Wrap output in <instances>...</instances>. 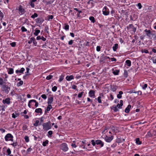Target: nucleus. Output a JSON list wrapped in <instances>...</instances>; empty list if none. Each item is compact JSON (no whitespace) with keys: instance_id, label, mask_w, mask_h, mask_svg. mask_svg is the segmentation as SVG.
<instances>
[{"instance_id":"1","label":"nucleus","mask_w":156,"mask_h":156,"mask_svg":"<svg viewBox=\"0 0 156 156\" xmlns=\"http://www.w3.org/2000/svg\"><path fill=\"white\" fill-rule=\"evenodd\" d=\"M9 84L8 83H4L2 85L1 90L2 91L4 92L6 94H8L10 90V88L9 86L7 84Z\"/></svg>"},{"instance_id":"2","label":"nucleus","mask_w":156,"mask_h":156,"mask_svg":"<svg viewBox=\"0 0 156 156\" xmlns=\"http://www.w3.org/2000/svg\"><path fill=\"white\" fill-rule=\"evenodd\" d=\"M42 126H43V129L45 131H48L52 127L51 123L49 121L48 122L43 123L42 124Z\"/></svg>"},{"instance_id":"3","label":"nucleus","mask_w":156,"mask_h":156,"mask_svg":"<svg viewBox=\"0 0 156 156\" xmlns=\"http://www.w3.org/2000/svg\"><path fill=\"white\" fill-rule=\"evenodd\" d=\"M60 148L64 152L68 151L69 148L67 144L66 143H63L60 146Z\"/></svg>"},{"instance_id":"4","label":"nucleus","mask_w":156,"mask_h":156,"mask_svg":"<svg viewBox=\"0 0 156 156\" xmlns=\"http://www.w3.org/2000/svg\"><path fill=\"white\" fill-rule=\"evenodd\" d=\"M102 12L103 15L105 16H107L109 14V9L105 6L102 9Z\"/></svg>"},{"instance_id":"5","label":"nucleus","mask_w":156,"mask_h":156,"mask_svg":"<svg viewBox=\"0 0 156 156\" xmlns=\"http://www.w3.org/2000/svg\"><path fill=\"white\" fill-rule=\"evenodd\" d=\"M18 10L19 11V14L23 15L25 13V10L21 5H20L18 8Z\"/></svg>"},{"instance_id":"6","label":"nucleus","mask_w":156,"mask_h":156,"mask_svg":"<svg viewBox=\"0 0 156 156\" xmlns=\"http://www.w3.org/2000/svg\"><path fill=\"white\" fill-rule=\"evenodd\" d=\"M113 139V136H112L110 137H108L106 136L105 138V140L107 142L110 143Z\"/></svg>"},{"instance_id":"7","label":"nucleus","mask_w":156,"mask_h":156,"mask_svg":"<svg viewBox=\"0 0 156 156\" xmlns=\"http://www.w3.org/2000/svg\"><path fill=\"white\" fill-rule=\"evenodd\" d=\"M13 136L10 133L7 134L5 137V139L6 141H9V140Z\"/></svg>"},{"instance_id":"8","label":"nucleus","mask_w":156,"mask_h":156,"mask_svg":"<svg viewBox=\"0 0 156 156\" xmlns=\"http://www.w3.org/2000/svg\"><path fill=\"white\" fill-rule=\"evenodd\" d=\"M44 21V20L41 17L35 20L36 22L37 23L41 24Z\"/></svg>"},{"instance_id":"9","label":"nucleus","mask_w":156,"mask_h":156,"mask_svg":"<svg viewBox=\"0 0 156 156\" xmlns=\"http://www.w3.org/2000/svg\"><path fill=\"white\" fill-rule=\"evenodd\" d=\"M10 99L9 98H6L5 99L3 100L2 102L4 104H6L7 105L10 104L11 102L10 101Z\"/></svg>"},{"instance_id":"10","label":"nucleus","mask_w":156,"mask_h":156,"mask_svg":"<svg viewBox=\"0 0 156 156\" xmlns=\"http://www.w3.org/2000/svg\"><path fill=\"white\" fill-rule=\"evenodd\" d=\"M96 143L97 145H99L101 147H102L104 146V143L100 140H96Z\"/></svg>"},{"instance_id":"11","label":"nucleus","mask_w":156,"mask_h":156,"mask_svg":"<svg viewBox=\"0 0 156 156\" xmlns=\"http://www.w3.org/2000/svg\"><path fill=\"white\" fill-rule=\"evenodd\" d=\"M89 94L90 97L94 98L95 97V91L93 90H90L89 92Z\"/></svg>"},{"instance_id":"12","label":"nucleus","mask_w":156,"mask_h":156,"mask_svg":"<svg viewBox=\"0 0 156 156\" xmlns=\"http://www.w3.org/2000/svg\"><path fill=\"white\" fill-rule=\"evenodd\" d=\"M53 98L52 97H50L48 98V105H51L53 101Z\"/></svg>"},{"instance_id":"13","label":"nucleus","mask_w":156,"mask_h":156,"mask_svg":"<svg viewBox=\"0 0 156 156\" xmlns=\"http://www.w3.org/2000/svg\"><path fill=\"white\" fill-rule=\"evenodd\" d=\"M19 114L17 112H15L14 113H13L12 114V117L15 119L16 118L18 117L19 115Z\"/></svg>"},{"instance_id":"14","label":"nucleus","mask_w":156,"mask_h":156,"mask_svg":"<svg viewBox=\"0 0 156 156\" xmlns=\"http://www.w3.org/2000/svg\"><path fill=\"white\" fill-rule=\"evenodd\" d=\"M131 108V105H129L126 108L125 112L126 113H128L130 111V109Z\"/></svg>"},{"instance_id":"15","label":"nucleus","mask_w":156,"mask_h":156,"mask_svg":"<svg viewBox=\"0 0 156 156\" xmlns=\"http://www.w3.org/2000/svg\"><path fill=\"white\" fill-rule=\"evenodd\" d=\"M144 31L146 33V35L149 37H150V35H151V34H153L151 33V31L150 30H147V29H146Z\"/></svg>"},{"instance_id":"16","label":"nucleus","mask_w":156,"mask_h":156,"mask_svg":"<svg viewBox=\"0 0 156 156\" xmlns=\"http://www.w3.org/2000/svg\"><path fill=\"white\" fill-rule=\"evenodd\" d=\"M74 78V76L73 75H71L70 76H67L66 77V80L69 81L72 80Z\"/></svg>"},{"instance_id":"17","label":"nucleus","mask_w":156,"mask_h":156,"mask_svg":"<svg viewBox=\"0 0 156 156\" xmlns=\"http://www.w3.org/2000/svg\"><path fill=\"white\" fill-rule=\"evenodd\" d=\"M117 87L116 86H112L110 89L113 92H115L117 89Z\"/></svg>"},{"instance_id":"18","label":"nucleus","mask_w":156,"mask_h":156,"mask_svg":"<svg viewBox=\"0 0 156 156\" xmlns=\"http://www.w3.org/2000/svg\"><path fill=\"white\" fill-rule=\"evenodd\" d=\"M112 73L113 74L115 75H118L119 74V70H114L113 69H112Z\"/></svg>"},{"instance_id":"19","label":"nucleus","mask_w":156,"mask_h":156,"mask_svg":"<svg viewBox=\"0 0 156 156\" xmlns=\"http://www.w3.org/2000/svg\"><path fill=\"white\" fill-rule=\"evenodd\" d=\"M35 112L37 113H40L41 114L42 113V110L41 108H38L35 109Z\"/></svg>"},{"instance_id":"20","label":"nucleus","mask_w":156,"mask_h":156,"mask_svg":"<svg viewBox=\"0 0 156 156\" xmlns=\"http://www.w3.org/2000/svg\"><path fill=\"white\" fill-rule=\"evenodd\" d=\"M8 73L9 74H13L14 73L13 69L12 68H9L8 70Z\"/></svg>"},{"instance_id":"21","label":"nucleus","mask_w":156,"mask_h":156,"mask_svg":"<svg viewBox=\"0 0 156 156\" xmlns=\"http://www.w3.org/2000/svg\"><path fill=\"white\" fill-rule=\"evenodd\" d=\"M24 70V68H22L20 70H16V73H23Z\"/></svg>"},{"instance_id":"22","label":"nucleus","mask_w":156,"mask_h":156,"mask_svg":"<svg viewBox=\"0 0 156 156\" xmlns=\"http://www.w3.org/2000/svg\"><path fill=\"white\" fill-rule=\"evenodd\" d=\"M40 32V30L37 29V28H36L35 30V32L34 33V34L35 35L37 36Z\"/></svg>"},{"instance_id":"23","label":"nucleus","mask_w":156,"mask_h":156,"mask_svg":"<svg viewBox=\"0 0 156 156\" xmlns=\"http://www.w3.org/2000/svg\"><path fill=\"white\" fill-rule=\"evenodd\" d=\"M123 92L122 91H120L119 92V94L117 95V97L118 98L120 99L122 98V95L123 94Z\"/></svg>"},{"instance_id":"24","label":"nucleus","mask_w":156,"mask_h":156,"mask_svg":"<svg viewBox=\"0 0 156 156\" xmlns=\"http://www.w3.org/2000/svg\"><path fill=\"white\" fill-rule=\"evenodd\" d=\"M7 106L5 105H1L0 108V111L2 110L3 111H5V108Z\"/></svg>"},{"instance_id":"25","label":"nucleus","mask_w":156,"mask_h":156,"mask_svg":"<svg viewBox=\"0 0 156 156\" xmlns=\"http://www.w3.org/2000/svg\"><path fill=\"white\" fill-rule=\"evenodd\" d=\"M26 70H27V71L25 73V75L23 76V78L25 79V77L27 75H28V73H29V70H30V68H28V67H27L26 68Z\"/></svg>"},{"instance_id":"26","label":"nucleus","mask_w":156,"mask_h":156,"mask_svg":"<svg viewBox=\"0 0 156 156\" xmlns=\"http://www.w3.org/2000/svg\"><path fill=\"white\" fill-rule=\"evenodd\" d=\"M126 65L129 66H131V61L129 60H127L126 61Z\"/></svg>"},{"instance_id":"27","label":"nucleus","mask_w":156,"mask_h":156,"mask_svg":"<svg viewBox=\"0 0 156 156\" xmlns=\"http://www.w3.org/2000/svg\"><path fill=\"white\" fill-rule=\"evenodd\" d=\"M111 108L113 110L114 112H116L119 111L117 106H113L112 107H111Z\"/></svg>"},{"instance_id":"28","label":"nucleus","mask_w":156,"mask_h":156,"mask_svg":"<svg viewBox=\"0 0 156 156\" xmlns=\"http://www.w3.org/2000/svg\"><path fill=\"white\" fill-rule=\"evenodd\" d=\"M11 151L9 148H8L6 151V155L9 156L11 154Z\"/></svg>"},{"instance_id":"29","label":"nucleus","mask_w":156,"mask_h":156,"mask_svg":"<svg viewBox=\"0 0 156 156\" xmlns=\"http://www.w3.org/2000/svg\"><path fill=\"white\" fill-rule=\"evenodd\" d=\"M136 143L138 145H140L141 144V142L140 141L139 138H137L136 139Z\"/></svg>"},{"instance_id":"30","label":"nucleus","mask_w":156,"mask_h":156,"mask_svg":"<svg viewBox=\"0 0 156 156\" xmlns=\"http://www.w3.org/2000/svg\"><path fill=\"white\" fill-rule=\"evenodd\" d=\"M118 44H115L114 46L113 47V49L114 51H116L118 48Z\"/></svg>"},{"instance_id":"31","label":"nucleus","mask_w":156,"mask_h":156,"mask_svg":"<svg viewBox=\"0 0 156 156\" xmlns=\"http://www.w3.org/2000/svg\"><path fill=\"white\" fill-rule=\"evenodd\" d=\"M49 141L48 140H46L45 141L43 142L42 143V145L43 146H46L48 143Z\"/></svg>"},{"instance_id":"32","label":"nucleus","mask_w":156,"mask_h":156,"mask_svg":"<svg viewBox=\"0 0 156 156\" xmlns=\"http://www.w3.org/2000/svg\"><path fill=\"white\" fill-rule=\"evenodd\" d=\"M51 108L52 106L51 105H48L47 108L46 110H45V112H46V111L47 112L49 111Z\"/></svg>"},{"instance_id":"33","label":"nucleus","mask_w":156,"mask_h":156,"mask_svg":"<svg viewBox=\"0 0 156 156\" xmlns=\"http://www.w3.org/2000/svg\"><path fill=\"white\" fill-rule=\"evenodd\" d=\"M32 149L31 148V147L28 148L26 151V153L27 154H30V152L32 150Z\"/></svg>"},{"instance_id":"34","label":"nucleus","mask_w":156,"mask_h":156,"mask_svg":"<svg viewBox=\"0 0 156 156\" xmlns=\"http://www.w3.org/2000/svg\"><path fill=\"white\" fill-rule=\"evenodd\" d=\"M39 121L37 120L35 121V122L33 124V125L35 126H37L39 125H41V124H39Z\"/></svg>"},{"instance_id":"35","label":"nucleus","mask_w":156,"mask_h":156,"mask_svg":"<svg viewBox=\"0 0 156 156\" xmlns=\"http://www.w3.org/2000/svg\"><path fill=\"white\" fill-rule=\"evenodd\" d=\"M152 60L154 64H156V55L152 57Z\"/></svg>"},{"instance_id":"36","label":"nucleus","mask_w":156,"mask_h":156,"mask_svg":"<svg viewBox=\"0 0 156 156\" xmlns=\"http://www.w3.org/2000/svg\"><path fill=\"white\" fill-rule=\"evenodd\" d=\"M23 84V82L22 80H20V81L17 84V86L18 87L22 85Z\"/></svg>"},{"instance_id":"37","label":"nucleus","mask_w":156,"mask_h":156,"mask_svg":"<svg viewBox=\"0 0 156 156\" xmlns=\"http://www.w3.org/2000/svg\"><path fill=\"white\" fill-rule=\"evenodd\" d=\"M89 20L91 21L93 23H94L95 22V20L93 16H90L89 17Z\"/></svg>"},{"instance_id":"38","label":"nucleus","mask_w":156,"mask_h":156,"mask_svg":"<svg viewBox=\"0 0 156 156\" xmlns=\"http://www.w3.org/2000/svg\"><path fill=\"white\" fill-rule=\"evenodd\" d=\"M3 16L4 15L3 13L0 10V20H2Z\"/></svg>"},{"instance_id":"39","label":"nucleus","mask_w":156,"mask_h":156,"mask_svg":"<svg viewBox=\"0 0 156 156\" xmlns=\"http://www.w3.org/2000/svg\"><path fill=\"white\" fill-rule=\"evenodd\" d=\"M154 40H156V32L151 34Z\"/></svg>"},{"instance_id":"40","label":"nucleus","mask_w":156,"mask_h":156,"mask_svg":"<svg viewBox=\"0 0 156 156\" xmlns=\"http://www.w3.org/2000/svg\"><path fill=\"white\" fill-rule=\"evenodd\" d=\"M38 16V15L37 13H35L33 15L31 16V17L32 18L34 19L36 17Z\"/></svg>"},{"instance_id":"41","label":"nucleus","mask_w":156,"mask_h":156,"mask_svg":"<svg viewBox=\"0 0 156 156\" xmlns=\"http://www.w3.org/2000/svg\"><path fill=\"white\" fill-rule=\"evenodd\" d=\"M124 76L126 78L128 76V72L126 70H125L124 74H123Z\"/></svg>"},{"instance_id":"42","label":"nucleus","mask_w":156,"mask_h":156,"mask_svg":"<svg viewBox=\"0 0 156 156\" xmlns=\"http://www.w3.org/2000/svg\"><path fill=\"white\" fill-rule=\"evenodd\" d=\"M10 145H12L13 147H15L17 146V143L16 142H15L14 141H13V143L11 144Z\"/></svg>"},{"instance_id":"43","label":"nucleus","mask_w":156,"mask_h":156,"mask_svg":"<svg viewBox=\"0 0 156 156\" xmlns=\"http://www.w3.org/2000/svg\"><path fill=\"white\" fill-rule=\"evenodd\" d=\"M27 126L26 125H23V127H22V129L23 130L25 131L26 130H27Z\"/></svg>"},{"instance_id":"44","label":"nucleus","mask_w":156,"mask_h":156,"mask_svg":"<svg viewBox=\"0 0 156 156\" xmlns=\"http://www.w3.org/2000/svg\"><path fill=\"white\" fill-rule=\"evenodd\" d=\"M64 79V76H60V78L59 79V80H58L59 82H61V81H62Z\"/></svg>"},{"instance_id":"45","label":"nucleus","mask_w":156,"mask_h":156,"mask_svg":"<svg viewBox=\"0 0 156 156\" xmlns=\"http://www.w3.org/2000/svg\"><path fill=\"white\" fill-rule=\"evenodd\" d=\"M65 25L64 27V29L66 30H68L69 29V26L68 24H65Z\"/></svg>"},{"instance_id":"46","label":"nucleus","mask_w":156,"mask_h":156,"mask_svg":"<svg viewBox=\"0 0 156 156\" xmlns=\"http://www.w3.org/2000/svg\"><path fill=\"white\" fill-rule=\"evenodd\" d=\"M57 87L56 86H54V87H53L52 88V90L53 92L55 91L57 89Z\"/></svg>"},{"instance_id":"47","label":"nucleus","mask_w":156,"mask_h":156,"mask_svg":"<svg viewBox=\"0 0 156 156\" xmlns=\"http://www.w3.org/2000/svg\"><path fill=\"white\" fill-rule=\"evenodd\" d=\"M83 93L84 92H83L79 93L78 95V97L79 98H81L82 97Z\"/></svg>"},{"instance_id":"48","label":"nucleus","mask_w":156,"mask_h":156,"mask_svg":"<svg viewBox=\"0 0 156 156\" xmlns=\"http://www.w3.org/2000/svg\"><path fill=\"white\" fill-rule=\"evenodd\" d=\"M53 77V76L52 75H49V76H47L46 78V79L48 80H49L51 79L52 78V77Z\"/></svg>"},{"instance_id":"49","label":"nucleus","mask_w":156,"mask_h":156,"mask_svg":"<svg viewBox=\"0 0 156 156\" xmlns=\"http://www.w3.org/2000/svg\"><path fill=\"white\" fill-rule=\"evenodd\" d=\"M4 83V81L3 79L0 77V86L2 85Z\"/></svg>"},{"instance_id":"50","label":"nucleus","mask_w":156,"mask_h":156,"mask_svg":"<svg viewBox=\"0 0 156 156\" xmlns=\"http://www.w3.org/2000/svg\"><path fill=\"white\" fill-rule=\"evenodd\" d=\"M24 139L25 141L27 142H28L29 141V137L28 136H26L24 137Z\"/></svg>"},{"instance_id":"51","label":"nucleus","mask_w":156,"mask_h":156,"mask_svg":"<svg viewBox=\"0 0 156 156\" xmlns=\"http://www.w3.org/2000/svg\"><path fill=\"white\" fill-rule=\"evenodd\" d=\"M21 29L22 32H26L27 30V29H26L24 27H22Z\"/></svg>"},{"instance_id":"52","label":"nucleus","mask_w":156,"mask_h":156,"mask_svg":"<svg viewBox=\"0 0 156 156\" xmlns=\"http://www.w3.org/2000/svg\"><path fill=\"white\" fill-rule=\"evenodd\" d=\"M91 142L92 143V145L93 146H95L96 145V141H95V140H91Z\"/></svg>"},{"instance_id":"53","label":"nucleus","mask_w":156,"mask_h":156,"mask_svg":"<svg viewBox=\"0 0 156 156\" xmlns=\"http://www.w3.org/2000/svg\"><path fill=\"white\" fill-rule=\"evenodd\" d=\"M117 145V144L116 142L113 143L111 147L113 148H115Z\"/></svg>"},{"instance_id":"54","label":"nucleus","mask_w":156,"mask_h":156,"mask_svg":"<svg viewBox=\"0 0 156 156\" xmlns=\"http://www.w3.org/2000/svg\"><path fill=\"white\" fill-rule=\"evenodd\" d=\"M136 6L138 7V9H140L142 7V6L141 5V4L140 3H138L137 5Z\"/></svg>"},{"instance_id":"55","label":"nucleus","mask_w":156,"mask_h":156,"mask_svg":"<svg viewBox=\"0 0 156 156\" xmlns=\"http://www.w3.org/2000/svg\"><path fill=\"white\" fill-rule=\"evenodd\" d=\"M147 84H144L142 87V88L144 90H145L147 87Z\"/></svg>"},{"instance_id":"56","label":"nucleus","mask_w":156,"mask_h":156,"mask_svg":"<svg viewBox=\"0 0 156 156\" xmlns=\"http://www.w3.org/2000/svg\"><path fill=\"white\" fill-rule=\"evenodd\" d=\"M89 42L88 41H86L83 44V45L85 46H89Z\"/></svg>"},{"instance_id":"57","label":"nucleus","mask_w":156,"mask_h":156,"mask_svg":"<svg viewBox=\"0 0 156 156\" xmlns=\"http://www.w3.org/2000/svg\"><path fill=\"white\" fill-rule=\"evenodd\" d=\"M98 101L99 103H101V97L99 96L98 98Z\"/></svg>"},{"instance_id":"58","label":"nucleus","mask_w":156,"mask_h":156,"mask_svg":"<svg viewBox=\"0 0 156 156\" xmlns=\"http://www.w3.org/2000/svg\"><path fill=\"white\" fill-rule=\"evenodd\" d=\"M10 45L12 47H14L16 45V43L15 42H13L10 44Z\"/></svg>"},{"instance_id":"59","label":"nucleus","mask_w":156,"mask_h":156,"mask_svg":"<svg viewBox=\"0 0 156 156\" xmlns=\"http://www.w3.org/2000/svg\"><path fill=\"white\" fill-rule=\"evenodd\" d=\"M142 53H149V51H148L146 49H144V50H142Z\"/></svg>"},{"instance_id":"60","label":"nucleus","mask_w":156,"mask_h":156,"mask_svg":"<svg viewBox=\"0 0 156 156\" xmlns=\"http://www.w3.org/2000/svg\"><path fill=\"white\" fill-rule=\"evenodd\" d=\"M41 97L44 99H46L47 98V96L45 94H43L41 96Z\"/></svg>"},{"instance_id":"61","label":"nucleus","mask_w":156,"mask_h":156,"mask_svg":"<svg viewBox=\"0 0 156 156\" xmlns=\"http://www.w3.org/2000/svg\"><path fill=\"white\" fill-rule=\"evenodd\" d=\"M96 50L98 51H99L101 50V47L99 46H98L96 48Z\"/></svg>"},{"instance_id":"62","label":"nucleus","mask_w":156,"mask_h":156,"mask_svg":"<svg viewBox=\"0 0 156 156\" xmlns=\"http://www.w3.org/2000/svg\"><path fill=\"white\" fill-rule=\"evenodd\" d=\"M73 40H71L68 42V44L69 45H71L73 43Z\"/></svg>"},{"instance_id":"63","label":"nucleus","mask_w":156,"mask_h":156,"mask_svg":"<svg viewBox=\"0 0 156 156\" xmlns=\"http://www.w3.org/2000/svg\"><path fill=\"white\" fill-rule=\"evenodd\" d=\"M53 16L52 15L48 16V20L50 19H52L53 18Z\"/></svg>"},{"instance_id":"64","label":"nucleus","mask_w":156,"mask_h":156,"mask_svg":"<svg viewBox=\"0 0 156 156\" xmlns=\"http://www.w3.org/2000/svg\"><path fill=\"white\" fill-rule=\"evenodd\" d=\"M71 146L73 147L76 148L77 147V146L74 143H72Z\"/></svg>"}]
</instances>
